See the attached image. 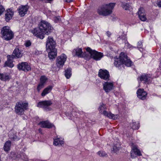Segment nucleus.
Masks as SVG:
<instances>
[{"instance_id":"nucleus-16","label":"nucleus","mask_w":161,"mask_h":161,"mask_svg":"<svg viewBox=\"0 0 161 161\" xmlns=\"http://www.w3.org/2000/svg\"><path fill=\"white\" fill-rule=\"evenodd\" d=\"M137 94L139 98L142 100L145 99L147 95V92L144 91L143 89H140L138 90Z\"/></svg>"},{"instance_id":"nucleus-38","label":"nucleus","mask_w":161,"mask_h":161,"mask_svg":"<svg viewBox=\"0 0 161 161\" xmlns=\"http://www.w3.org/2000/svg\"><path fill=\"white\" fill-rule=\"evenodd\" d=\"M5 10V8L2 5L0 6V15L3 13Z\"/></svg>"},{"instance_id":"nucleus-26","label":"nucleus","mask_w":161,"mask_h":161,"mask_svg":"<svg viewBox=\"0 0 161 161\" xmlns=\"http://www.w3.org/2000/svg\"><path fill=\"white\" fill-rule=\"evenodd\" d=\"M64 141L60 138H58L56 139H54L53 142V144L55 146H58L59 145H62L63 144Z\"/></svg>"},{"instance_id":"nucleus-17","label":"nucleus","mask_w":161,"mask_h":161,"mask_svg":"<svg viewBox=\"0 0 161 161\" xmlns=\"http://www.w3.org/2000/svg\"><path fill=\"white\" fill-rule=\"evenodd\" d=\"M39 125L42 128L50 129L53 127L54 125L47 121H42L40 122Z\"/></svg>"},{"instance_id":"nucleus-4","label":"nucleus","mask_w":161,"mask_h":161,"mask_svg":"<svg viewBox=\"0 0 161 161\" xmlns=\"http://www.w3.org/2000/svg\"><path fill=\"white\" fill-rule=\"evenodd\" d=\"M115 5V3H110L108 4L103 5L98 8L97 13L100 15H108L111 13Z\"/></svg>"},{"instance_id":"nucleus-30","label":"nucleus","mask_w":161,"mask_h":161,"mask_svg":"<svg viewBox=\"0 0 161 161\" xmlns=\"http://www.w3.org/2000/svg\"><path fill=\"white\" fill-rule=\"evenodd\" d=\"M71 70L70 68H69L65 70V76L67 79H69L71 75Z\"/></svg>"},{"instance_id":"nucleus-10","label":"nucleus","mask_w":161,"mask_h":161,"mask_svg":"<svg viewBox=\"0 0 161 161\" xmlns=\"http://www.w3.org/2000/svg\"><path fill=\"white\" fill-rule=\"evenodd\" d=\"M67 58L66 56L64 54H62L60 56H58L56 60L57 67L59 68L62 67L66 61Z\"/></svg>"},{"instance_id":"nucleus-40","label":"nucleus","mask_w":161,"mask_h":161,"mask_svg":"<svg viewBox=\"0 0 161 161\" xmlns=\"http://www.w3.org/2000/svg\"><path fill=\"white\" fill-rule=\"evenodd\" d=\"M125 38V36H120L118 38L117 40L119 41L120 39H122L123 40Z\"/></svg>"},{"instance_id":"nucleus-22","label":"nucleus","mask_w":161,"mask_h":161,"mask_svg":"<svg viewBox=\"0 0 161 161\" xmlns=\"http://www.w3.org/2000/svg\"><path fill=\"white\" fill-rule=\"evenodd\" d=\"M13 54L15 57L17 58H21L23 56V53H21V51L18 48H15L14 49Z\"/></svg>"},{"instance_id":"nucleus-3","label":"nucleus","mask_w":161,"mask_h":161,"mask_svg":"<svg viewBox=\"0 0 161 161\" xmlns=\"http://www.w3.org/2000/svg\"><path fill=\"white\" fill-rule=\"evenodd\" d=\"M123 64H125L127 66L130 67L131 65L132 62L130 59H128L125 53H121L119 58H115L114 64L116 67H118Z\"/></svg>"},{"instance_id":"nucleus-18","label":"nucleus","mask_w":161,"mask_h":161,"mask_svg":"<svg viewBox=\"0 0 161 161\" xmlns=\"http://www.w3.org/2000/svg\"><path fill=\"white\" fill-rule=\"evenodd\" d=\"M14 12L12 9H9L6 11L5 14V19L7 22H8L12 18L14 15Z\"/></svg>"},{"instance_id":"nucleus-21","label":"nucleus","mask_w":161,"mask_h":161,"mask_svg":"<svg viewBox=\"0 0 161 161\" xmlns=\"http://www.w3.org/2000/svg\"><path fill=\"white\" fill-rule=\"evenodd\" d=\"M72 53L74 56H76L81 57H82L83 52L82 49L77 48L73 50Z\"/></svg>"},{"instance_id":"nucleus-8","label":"nucleus","mask_w":161,"mask_h":161,"mask_svg":"<svg viewBox=\"0 0 161 161\" xmlns=\"http://www.w3.org/2000/svg\"><path fill=\"white\" fill-rule=\"evenodd\" d=\"M86 50L90 54L91 57L96 61L100 60L103 56V53L98 52L95 50H92L89 47L86 48Z\"/></svg>"},{"instance_id":"nucleus-47","label":"nucleus","mask_w":161,"mask_h":161,"mask_svg":"<svg viewBox=\"0 0 161 161\" xmlns=\"http://www.w3.org/2000/svg\"><path fill=\"white\" fill-rule=\"evenodd\" d=\"M0 161H1L0 159Z\"/></svg>"},{"instance_id":"nucleus-27","label":"nucleus","mask_w":161,"mask_h":161,"mask_svg":"<svg viewBox=\"0 0 161 161\" xmlns=\"http://www.w3.org/2000/svg\"><path fill=\"white\" fill-rule=\"evenodd\" d=\"M120 145L118 143H117L114 144L112 150L114 153H117L120 149Z\"/></svg>"},{"instance_id":"nucleus-32","label":"nucleus","mask_w":161,"mask_h":161,"mask_svg":"<svg viewBox=\"0 0 161 161\" xmlns=\"http://www.w3.org/2000/svg\"><path fill=\"white\" fill-rule=\"evenodd\" d=\"M14 66L13 64V62L7 60L5 63L4 67L8 66L10 68H12Z\"/></svg>"},{"instance_id":"nucleus-34","label":"nucleus","mask_w":161,"mask_h":161,"mask_svg":"<svg viewBox=\"0 0 161 161\" xmlns=\"http://www.w3.org/2000/svg\"><path fill=\"white\" fill-rule=\"evenodd\" d=\"M8 60H7L12 61L13 59L15 57L14 54L12 55H8L7 56Z\"/></svg>"},{"instance_id":"nucleus-5","label":"nucleus","mask_w":161,"mask_h":161,"mask_svg":"<svg viewBox=\"0 0 161 161\" xmlns=\"http://www.w3.org/2000/svg\"><path fill=\"white\" fill-rule=\"evenodd\" d=\"M1 34L2 38L6 41L12 39L14 37V34L8 26H5L2 28Z\"/></svg>"},{"instance_id":"nucleus-24","label":"nucleus","mask_w":161,"mask_h":161,"mask_svg":"<svg viewBox=\"0 0 161 161\" xmlns=\"http://www.w3.org/2000/svg\"><path fill=\"white\" fill-rule=\"evenodd\" d=\"M11 144V142L9 141H7L5 143L3 148L5 151L8 152L10 150Z\"/></svg>"},{"instance_id":"nucleus-36","label":"nucleus","mask_w":161,"mask_h":161,"mask_svg":"<svg viewBox=\"0 0 161 161\" xmlns=\"http://www.w3.org/2000/svg\"><path fill=\"white\" fill-rule=\"evenodd\" d=\"M54 20L56 23L60 22L61 19L60 16L55 17L54 18Z\"/></svg>"},{"instance_id":"nucleus-37","label":"nucleus","mask_w":161,"mask_h":161,"mask_svg":"<svg viewBox=\"0 0 161 161\" xmlns=\"http://www.w3.org/2000/svg\"><path fill=\"white\" fill-rule=\"evenodd\" d=\"M138 48H139V50L142 52L143 50V49L142 48V43L141 42H138Z\"/></svg>"},{"instance_id":"nucleus-29","label":"nucleus","mask_w":161,"mask_h":161,"mask_svg":"<svg viewBox=\"0 0 161 161\" xmlns=\"http://www.w3.org/2000/svg\"><path fill=\"white\" fill-rule=\"evenodd\" d=\"M130 125V127L133 130L138 129L139 127V123L138 122H133Z\"/></svg>"},{"instance_id":"nucleus-35","label":"nucleus","mask_w":161,"mask_h":161,"mask_svg":"<svg viewBox=\"0 0 161 161\" xmlns=\"http://www.w3.org/2000/svg\"><path fill=\"white\" fill-rule=\"evenodd\" d=\"M44 85L42 84L41 83H39V84L38 85L37 87V91L39 92L44 87Z\"/></svg>"},{"instance_id":"nucleus-7","label":"nucleus","mask_w":161,"mask_h":161,"mask_svg":"<svg viewBox=\"0 0 161 161\" xmlns=\"http://www.w3.org/2000/svg\"><path fill=\"white\" fill-rule=\"evenodd\" d=\"M106 109V107L105 105L103 104L102 105H101L99 108V112L100 113L103 114L104 115L107 116L110 119L116 120L118 118L119 116L118 115H114L111 113H108L107 111H105Z\"/></svg>"},{"instance_id":"nucleus-15","label":"nucleus","mask_w":161,"mask_h":161,"mask_svg":"<svg viewBox=\"0 0 161 161\" xmlns=\"http://www.w3.org/2000/svg\"><path fill=\"white\" fill-rule=\"evenodd\" d=\"M28 8L27 5H21L18 9L19 14L21 16H24L26 13Z\"/></svg>"},{"instance_id":"nucleus-13","label":"nucleus","mask_w":161,"mask_h":161,"mask_svg":"<svg viewBox=\"0 0 161 161\" xmlns=\"http://www.w3.org/2000/svg\"><path fill=\"white\" fill-rule=\"evenodd\" d=\"M103 89L105 92L108 93L112 90L114 87V84L113 82H106L103 84Z\"/></svg>"},{"instance_id":"nucleus-23","label":"nucleus","mask_w":161,"mask_h":161,"mask_svg":"<svg viewBox=\"0 0 161 161\" xmlns=\"http://www.w3.org/2000/svg\"><path fill=\"white\" fill-rule=\"evenodd\" d=\"M53 87L52 86H49L45 88L42 92L41 95L42 97H44L47 94L49 93L52 89Z\"/></svg>"},{"instance_id":"nucleus-20","label":"nucleus","mask_w":161,"mask_h":161,"mask_svg":"<svg viewBox=\"0 0 161 161\" xmlns=\"http://www.w3.org/2000/svg\"><path fill=\"white\" fill-rule=\"evenodd\" d=\"M139 78L140 81H144V82L146 84H148L150 82L149 77L147 76V75L142 74Z\"/></svg>"},{"instance_id":"nucleus-43","label":"nucleus","mask_w":161,"mask_h":161,"mask_svg":"<svg viewBox=\"0 0 161 161\" xmlns=\"http://www.w3.org/2000/svg\"><path fill=\"white\" fill-rule=\"evenodd\" d=\"M66 2L69 3L72 2L73 0H64Z\"/></svg>"},{"instance_id":"nucleus-19","label":"nucleus","mask_w":161,"mask_h":161,"mask_svg":"<svg viewBox=\"0 0 161 161\" xmlns=\"http://www.w3.org/2000/svg\"><path fill=\"white\" fill-rule=\"evenodd\" d=\"M141 153L140 151L136 147L133 146L132 148V150L131 153V156L132 158H134L136 155L140 156Z\"/></svg>"},{"instance_id":"nucleus-1","label":"nucleus","mask_w":161,"mask_h":161,"mask_svg":"<svg viewBox=\"0 0 161 161\" xmlns=\"http://www.w3.org/2000/svg\"><path fill=\"white\" fill-rule=\"evenodd\" d=\"M52 27L50 24L45 21H42L39 25V27L31 30L30 31L34 36L41 39H43L44 35H49L51 31Z\"/></svg>"},{"instance_id":"nucleus-41","label":"nucleus","mask_w":161,"mask_h":161,"mask_svg":"<svg viewBox=\"0 0 161 161\" xmlns=\"http://www.w3.org/2000/svg\"><path fill=\"white\" fill-rule=\"evenodd\" d=\"M157 5L159 7L161 8V1L158 2L157 3Z\"/></svg>"},{"instance_id":"nucleus-31","label":"nucleus","mask_w":161,"mask_h":161,"mask_svg":"<svg viewBox=\"0 0 161 161\" xmlns=\"http://www.w3.org/2000/svg\"><path fill=\"white\" fill-rule=\"evenodd\" d=\"M40 80V83L44 85L47 80V78L45 75H42L41 77Z\"/></svg>"},{"instance_id":"nucleus-6","label":"nucleus","mask_w":161,"mask_h":161,"mask_svg":"<svg viewBox=\"0 0 161 161\" xmlns=\"http://www.w3.org/2000/svg\"><path fill=\"white\" fill-rule=\"evenodd\" d=\"M28 103H27L19 102L16 104L15 107V111L17 114H20L27 109Z\"/></svg>"},{"instance_id":"nucleus-33","label":"nucleus","mask_w":161,"mask_h":161,"mask_svg":"<svg viewBox=\"0 0 161 161\" xmlns=\"http://www.w3.org/2000/svg\"><path fill=\"white\" fill-rule=\"evenodd\" d=\"M97 154L100 157H106L107 156V154L104 152L99 151L97 153Z\"/></svg>"},{"instance_id":"nucleus-9","label":"nucleus","mask_w":161,"mask_h":161,"mask_svg":"<svg viewBox=\"0 0 161 161\" xmlns=\"http://www.w3.org/2000/svg\"><path fill=\"white\" fill-rule=\"evenodd\" d=\"M52 102L51 100H46L38 102L37 107L42 108L46 111L50 110L51 108L49 106L52 104Z\"/></svg>"},{"instance_id":"nucleus-2","label":"nucleus","mask_w":161,"mask_h":161,"mask_svg":"<svg viewBox=\"0 0 161 161\" xmlns=\"http://www.w3.org/2000/svg\"><path fill=\"white\" fill-rule=\"evenodd\" d=\"M56 42L53 37L48 36L46 44V50L48 52V57L50 59H54L57 55V49L55 48Z\"/></svg>"},{"instance_id":"nucleus-44","label":"nucleus","mask_w":161,"mask_h":161,"mask_svg":"<svg viewBox=\"0 0 161 161\" xmlns=\"http://www.w3.org/2000/svg\"><path fill=\"white\" fill-rule=\"evenodd\" d=\"M53 0H47L48 2L49 3H50Z\"/></svg>"},{"instance_id":"nucleus-25","label":"nucleus","mask_w":161,"mask_h":161,"mask_svg":"<svg viewBox=\"0 0 161 161\" xmlns=\"http://www.w3.org/2000/svg\"><path fill=\"white\" fill-rule=\"evenodd\" d=\"M0 79L3 81L8 80L9 76L6 73H0Z\"/></svg>"},{"instance_id":"nucleus-14","label":"nucleus","mask_w":161,"mask_h":161,"mask_svg":"<svg viewBox=\"0 0 161 161\" xmlns=\"http://www.w3.org/2000/svg\"><path fill=\"white\" fill-rule=\"evenodd\" d=\"M139 17L142 21H145L147 19L144 9L143 8H140L138 12Z\"/></svg>"},{"instance_id":"nucleus-46","label":"nucleus","mask_w":161,"mask_h":161,"mask_svg":"<svg viewBox=\"0 0 161 161\" xmlns=\"http://www.w3.org/2000/svg\"><path fill=\"white\" fill-rule=\"evenodd\" d=\"M10 133H11V132H10L9 133V135H10Z\"/></svg>"},{"instance_id":"nucleus-12","label":"nucleus","mask_w":161,"mask_h":161,"mask_svg":"<svg viewBox=\"0 0 161 161\" xmlns=\"http://www.w3.org/2000/svg\"><path fill=\"white\" fill-rule=\"evenodd\" d=\"M98 75L101 79L108 80L109 78V72L107 70L100 69L98 72Z\"/></svg>"},{"instance_id":"nucleus-28","label":"nucleus","mask_w":161,"mask_h":161,"mask_svg":"<svg viewBox=\"0 0 161 161\" xmlns=\"http://www.w3.org/2000/svg\"><path fill=\"white\" fill-rule=\"evenodd\" d=\"M122 7L125 10H131L132 9L131 6L130 4L127 3H124L122 4Z\"/></svg>"},{"instance_id":"nucleus-11","label":"nucleus","mask_w":161,"mask_h":161,"mask_svg":"<svg viewBox=\"0 0 161 161\" xmlns=\"http://www.w3.org/2000/svg\"><path fill=\"white\" fill-rule=\"evenodd\" d=\"M17 68L19 70L27 72L31 70L30 65L26 62H22L17 65Z\"/></svg>"},{"instance_id":"nucleus-42","label":"nucleus","mask_w":161,"mask_h":161,"mask_svg":"<svg viewBox=\"0 0 161 161\" xmlns=\"http://www.w3.org/2000/svg\"><path fill=\"white\" fill-rule=\"evenodd\" d=\"M107 34V36L109 37L110 36H111V33L108 31L107 33H106Z\"/></svg>"},{"instance_id":"nucleus-45","label":"nucleus","mask_w":161,"mask_h":161,"mask_svg":"<svg viewBox=\"0 0 161 161\" xmlns=\"http://www.w3.org/2000/svg\"><path fill=\"white\" fill-rule=\"evenodd\" d=\"M10 137L11 138H13L14 139H15V137L14 136H10Z\"/></svg>"},{"instance_id":"nucleus-39","label":"nucleus","mask_w":161,"mask_h":161,"mask_svg":"<svg viewBox=\"0 0 161 161\" xmlns=\"http://www.w3.org/2000/svg\"><path fill=\"white\" fill-rule=\"evenodd\" d=\"M25 44L26 47H29L31 45V42L29 40L26 41Z\"/></svg>"}]
</instances>
